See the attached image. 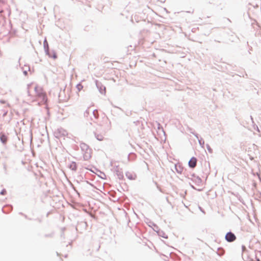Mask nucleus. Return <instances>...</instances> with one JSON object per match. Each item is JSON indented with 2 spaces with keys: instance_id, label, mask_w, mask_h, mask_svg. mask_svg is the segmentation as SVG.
Listing matches in <instances>:
<instances>
[{
  "instance_id": "nucleus-1",
  "label": "nucleus",
  "mask_w": 261,
  "mask_h": 261,
  "mask_svg": "<svg viewBox=\"0 0 261 261\" xmlns=\"http://www.w3.org/2000/svg\"><path fill=\"white\" fill-rule=\"evenodd\" d=\"M32 83L28 85V93L29 96L34 98V100H40L41 102L45 103L47 98L43 88L38 85H35L34 87V90H32Z\"/></svg>"
},
{
  "instance_id": "nucleus-2",
  "label": "nucleus",
  "mask_w": 261,
  "mask_h": 261,
  "mask_svg": "<svg viewBox=\"0 0 261 261\" xmlns=\"http://www.w3.org/2000/svg\"><path fill=\"white\" fill-rule=\"evenodd\" d=\"M225 239L228 242H231L236 240V237L233 233L229 232L226 234Z\"/></svg>"
},
{
  "instance_id": "nucleus-3",
  "label": "nucleus",
  "mask_w": 261,
  "mask_h": 261,
  "mask_svg": "<svg viewBox=\"0 0 261 261\" xmlns=\"http://www.w3.org/2000/svg\"><path fill=\"white\" fill-rule=\"evenodd\" d=\"M197 165V159L195 157H192L189 162V166L192 168H194Z\"/></svg>"
},
{
  "instance_id": "nucleus-4",
  "label": "nucleus",
  "mask_w": 261,
  "mask_h": 261,
  "mask_svg": "<svg viewBox=\"0 0 261 261\" xmlns=\"http://www.w3.org/2000/svg\"><path fill=\"white\" fill-rule=\"evenodd\" d=\"M0 139L3 143L6 144L8 140V137L4 133L0 134Z\"/></svg>"
},
{
  "instance_id": "nucleus-5",
  "label": "nucleus",
  "mask_w": 261,
  "mask_h": 261,
  "mask_svg": "<svg viewBox=\"0 0 261 261\" xmlns=\"http://www.w3.org/2000/svg\"><path fill=\"white\" fill-rule=\"evenodd\" d=\"M7 193V191L6 190L4 189L1 192V194L2 195H5Z\"/></svg>"
},
{
  "instance_id": "nucleus-6",
  "label": "nucleus",
  "mask_w": 261,
  "mask_h": 261,
  "mask_svg": "<svg viewBox=\"0 0 261 261\" xmlns=\"http://www.w3.org/2000/svg\"><path fill=\"white\" fill-rule=\"evenodd\" d=\"M77 89H78L79 90H81V89H82L83 86H82V85H81V84H79V85L77 86Z\"/></svg>"
},
{
  "instance_id": "nucleus-7",
  "label": "nucleus",
  "mask_w": 261,
  "mask_h": 261,
  "mask_svg": "<svg viewBox=\"0 0 261 261\" xmlns=\"http://www.w3.org/2000/svg\"><path fill=\"white\" fill-rule=\"evenodd\" d=\"M246 261H251V260H250L249 259H246Z\"/></svg>"
},
{
  "instance_id": "nucleus-8",
  "label": "nucleus",
  "mask_w": 261,
  "mask_h": 261,
  "mask_svg": "<svg viewBox=\"0 0 261 261\" xmlns=\"http://www.w3.org/2000/svg\"><path fill=\"white\" fill-rule=\"evenodd\" d=\"M257 261H260V260L258 258V259H257Z\"/></svg>"
},
{
  "instance_id": "nucleus-9",
  "label": "nucleus",
  "mask_w": 261,
  "mask_h": 261,
  "mask_svg": "<svg viewBox=\"0 0 261 261\" xmlns=\"http://www.w3.org/2000/svg\"><path fill=\"white\" fill-rule=\"evenodd\" d=\"M2 2V0H0V2Z\"/></svg>"
}]
</instances>
